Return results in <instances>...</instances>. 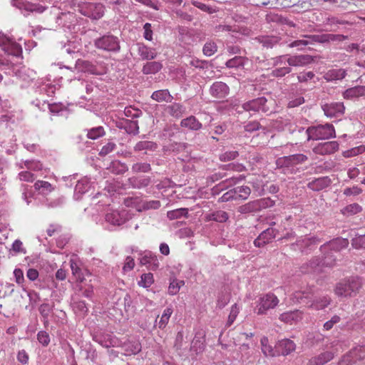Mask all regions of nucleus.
<instances>
[{
    "instance_id": "obj_22",
    "label": "nucleus",
    "mask_w": 365,
    "mask_h": 365,
    "mask_svg": "<svg viewBox=\"0 0 365 365\" xmlns=\"http://www.w3.org/2000/svg\"><path fill=\"white\" fill-rule=\"evenodd\" d=\"M343 97L345 99L365 98V86H357L346 89L343 93Z\"/></svg>"
},
{
    "instance_id": "obj_62",
    "label": "nucleus",
    "mask_w": 365,
    "mask_h": 365,
    "mask_svg": "<svg viewBox=\"0 0 365 365\" xmlns=\"http://www.w3.org/2000/svg\"><path fill=\"white\" fill-rule=\"evenodd\" d=\"M239 312H240V307L237 305V304L235 303L231 307L230 312L228 316V319H227V326H230L231 324H232V323L236 319Z\"/></svg>"
},
{
    "instance_id": "obj_45",
    "label": "nucleus",
    "mask_w": 365,
    "mask_h": 365,
    "mask_svg": "<svg viewBox=\"0 0 365 365\" xmlns=\"http://www.w3.org/2000/svg\"><path fill=\"white\" fill-rule=\"evenodd\" d=\"M362 210V207L358 203H352L344 207L341 210V213L344 215H353L360 212Z\"/></svg>"
},
{
    "instance_id": "obj_32",
    "label": "nucleus",
    "mask_w": 365,
    "mask_h": 365,
    "mask_svg": "<svg viewBox=\"0 0 365 365\" xmlns=\"http://www.w3.org/2000/svg\"><path fill=\"white\" fill-rule=\"evenodd\" d=\"M278 348L283 356H287L295 350L296 346L293 341L284 339L279 341Z\"/></svg>"
},
{
    "instance_id": "obj_23",
    "label": "nucleus",
    "mask_w": 365,
    "mask_h": 365,
    "mask_svg": "<svg viewBox=\"0 0 365 365\" xmlns=\"http://www.w3.org/2000/svg\"><path fill=\"white\" fill-rule=\"evenodd\" d=\"M138 53L143 60H152L157 56L155 48L148 47L143 43H138Z\"/></svg>"
},
{
    "instance_id": "obj_18",
    "label": "nucleus",
    "mask_w": 365,
    "mask_h": 365,
    "mask_svg": "<svg viewBox=\"0 0 365 365\" xmlns=\"http://www.w3.org/2000/svg\"><path fill=\"white\" fill-rule=\"evenodd\" d=\"M34 103L36 106H37L38 108L45 110L46 108H48L51 113H56L59 115H64V113H67V109L62 103H48L46 101H43L42 103V107L40 106V102L38 100H36L34 101Z\"/></svg>"
},
{
    "instance_id": "obj_1",
    "label": "nucleus",
    "mask_w": 365,
    "mask_h": 365,
    "mask_svg": "<svg viewBox=\"0 0 365 365\" xmlns=\"http://www.w3.org/2000/svg\"><path fill=\"white\" fill-rule=\"evenodd\" d=\"M307 140H327L336 137L334 127L332 124L310 126L306 130Z\"/></svg>"
},
{
    "instance_id": "obj_55",
    "label": "nucleus",
    "mask_w": 365,
    "mask_h": 365,
    "mask_svg": "<svg viewBox=\"0 0 365 365\" xmlns=\"http://www.w3.org/2000/svg\"><path fill=\"white\" fill-rule=\"evenodd\" d=\"M307 160V157L301 153L291 155L285 158V160L289 164H299L305 162Z\"/></svg>"
},
{
    "instance_id": "obj_60",
    "label": "nucleus",
    "mask_w": 365,
    "mask_h": 365,
    "mask_svg": "<svg viewBox=\"0 0 365 365\" xmlns=\"http://www.w3.org/2000/svg\"><path fill=\"white\" fill-rule=\"evenodd\" d=\"M124 114L126 117L133 119L141 116L143 113L140 109L128 106L125 108Z\"/></svg>"
},
{
    "instance_id": "obj_15",
    "label": "nucleus",
    "mask_w": 365,
    "mask_h": 365,
    "mask_svg": "<svg viewBox=\"0 0 365 365\" xmlns=\"http://www.w3.org/2000/svg\"><path fill=\"white\" fill-rule=\"evenodd\" d=\"M348 245L349 241L347 239L336 238L324 244L322 246H321L320 250L322 252L327 251V250L339 252L341 250L347 247Z\"/></svg>"
},
{
    "instance_id": "obj_19",
    "label": "nucleus",
    "mask_w": 365,
    "mask_h": 365,
    "mask_svg": "<svg viewBox=\"0 0 365 365\" xmlns=\"http://www.w3.org/2000/svg\"><path fill=\"white\" fill-rule=\"evenodd\" d=\"M93 339L103 347L115 346L118 344V339L110 334H98Z\"/></svg>"
},
{
    "instance_id": "obj_57",
    "label": "nucleus",
    "mask_w": 365,
    "mask_h": 365,
    "mask_svg": "<svg viewBox=\"0 0 365 365\" xmlns=\"http://www.w3.org/2000/svg\"><path fill=\"white\" fill-rule=\"evenodd\" d=\"M320 42L334 41H343L346 38V36L340 34H324L319 36Z\"/></svg>"
},
{
    "instance_id": "obj_14",
    "label": "nucleus",
    "mask_w": 365,
    "mask_h": 365,
    "mask_svg": "<svg viewBox=\"0 0 365 365\" xmlns=\"http://www.w3.org/2000/svg\"><path fill=\"white\" fill-rule=\"evenodd\" d=\"M277 231L272 227L264 230L254 241V245L257 247H262L269 243L276 236Z\"/></svg>"
},
{
    "instance_id": "obj_10",
    "label": "nucleus",
    "mask_w": 365,
    "mask_h": 365,
    "mask_svg": "<svg viewBox=\"0 0 365 365\" xmlns=\"http://www.w3.org/2000/svg\"><path fill=\"white\" fill-rule=\"evenodd\" d=\"M324 115L328 118H337L344 113L345 107L343 103L331 102L322 105Z\"/></svg>"
},
{
    "instance_id": "obj_28",
    "label": "nucleus",
    "mask_w": 365,
    "mask_h": 365,
    "mask_svg": "<svg viewBox=\"0 0 365 365\" xmlns=\"http://www.w3.org/2000/svg\"><path fill=\"white\" fill-rule=\"evenodd\" d=\"M311 57L308 55L292 56L287 58L289 66H302L311 62Z\"/></svg>"
},
{
    "instance_id": "obj_44",
    "label": "nucleus",
    "mask_w": 365,
    "mask_h": 365,
    "mask_svg": "<svg viewBox=\"0 0 365 365\" xmlns=\"http://www.w3.org/2000/svg\"><path fill=\"white\" fill-rule=\"evenodd\" d=\"M261 346H262V351L264 354L265 356H274V351L272 348V346L269 344V339L267 336H263L261 339Z\"/></svg>"
},
{
    "instance_id": "obj_7",
    "label": "nucleus",
    "mask_w": 365,
    "mask_h": 365,
    "mask_svg": "<svg viewBox=\"0 0 365 365\" xmlns=\"http://www.w3.org/2000/svg\"><path fill=\"white\" fill-rule=\"evenodd\" d=\"M79 11L93 20H98L103 16L105 7L100 3H85L80 6Z\"/></svg>"
},
{
    "instance_id": "obj_35",
    "label": "nucleus",
    "mask_w": 365,
    "mask_h": 365,
    "mask_svg": "<svg viewBox=\"0 0 365 365\" xmlns=\"http://www.w3.org/2000/svg\"><path fill=\"white\" fill-rule=\"evenodd\" d=\"M151 98L157 102H171L173 97L167 89L158 90L154 91L151 95Z\"/></svg>"
},
{
    "instance_id": "obj_20",
    "label": "nucleus",
    "mask_w": 365,
    "mask_h": 365,
    "mask_svg": "<svg viewBox=\"0 0 365 365\" xmlns=\"http://www.w3.org/2000/svg\"><path fill=\"white\" fill-rule=\"evenodd\" d=\"M313 295L312 289L306 290L296 291L292 294V301L294 303H304L307 306V302H310L311 298Z\"/></svg>"
},
{
    "instance_id": "obj_12",
    "label": "nucleus",
    "mask_w": 365,
    "mask_h": 365,
    "mask_svg": "<svg viewBox=\"0 0 365 365\" xmlns=\"http://www.w3.org/2000/svg\"><path fill=\"white\" fill-rule=\"evenodd\" d=\"M339 150V143L336 141H327L317 144L312 151L317 155H325L334 153Z\"/></svg>"
},
{
    "instance_id": "obj_5",
    "label": "nucleus",
    "mask_w": 365,
    "mask_h": 365,
    "mask_svg": "<svg viewBox=\"0 0 365 365\" xmlns=\"http://www.w3.org/2000/svg\"><path fill=\"white\" fill-rule=\"evenodd\" d=\"M335 259L329 255L324 257L323 261L319 257H314L309 262L304 264L302 267V272L304 273H315L321 271L322 266L331 267L334 264Z\"/></svg>"
},
{
    "instance_id": "obj_34",
    "label": "nucleus",
    "mask_w": 365,
    "mask_h": 365,
    "mask_svg": "<svg viewBox=\"0 0 365 365\" xmlns=\"http://www.w3.org/2000/svg\"><path fill=\"white\" fill-rule=\"evenodd\" d=\"M122 347L125 355L136 354L141 350V344L138 341L125 342Z\"/></svg>"
},
{
    "instance_id": "obj_49",
    "label": "nucleus",
    "mask_w": 365,
    "mask_h": 365,
    "mask_svg": "<svg viewBox=\"0 0 365 365\" xmlns=\"http://www.w3.org/2000/svg\"><path fill=\"white\" fill-rule=\"evenodd\" d=\"M188 215V210L187 208H179L173 210L168 211L167 217L170 220H175L182 217H187Z\"/></svg>"
},
{
    "instance_id": "obj_46",
    "label": "nucleus",
    "mask_w": 365,
    "mask_h": 365,
    "mask_svg": "<svg viewBox=\"0 0 365 365\" xmlns=\"http://www.w3.org/2000/svg\"><path fill=\"white\" fill-rule=\"evenodd\" d=\"M185 111V108L180 103H173L168 107L169 113L175 118H180Z\"/></svg>"
},
{
    "instance_id": "obj_58",
    "label": "nucleus",
    "mask_w": 365,
    "mask_h": 365,
    "mask_svg": "<svg viewBox=\"0 0 365 365\" xmlns=\"http://www.w3.org/2000/svg\"><path fill=\"white\" fill-rule=\"evenodd\" d=\"M133 173H148L151 170L150 165L147 163H136L132 166Z\"/></svg>"
},
{
    "instance_id": "obj_61",
    "label": "nucleus",
    "mask_w": 365,
    "mask_h": 365,
    "mask_svg": "<svg viewBox=\"0 0 365 365\" xmlns=\"http://www.w3.org/2000/svg\"><path fill=\"white\" fill-rule=\"evenodd\" d=\"M291 68L289 66H279L272 71L271 75L274 77H283L291 72Z\"/></svg>"
},
{
    "instance_id": "obj_38",
    "label": "nucleus",
    "mask_w": 365,
    "mask_h": 365,
    "mask_svg": "<svg viewBox=\"0 0 365 365\" xmlns=\"http://www.w3.org/2000/svg\"><path fill=\"white\" fill-rule=\"evenodd\" d=\"M163 68V65L161 63L158 61H150L146 63L143 68L142 72L143 74L148 75V74H155L158 71L161 70Z\"/></svg>"
},
{
    "instance_id": "obj_59",
    "label": "nucleus",
    "mask_w": 365,
    "mask_h": 365,
    "mask_svg": "<svg viewBox=\"0 0 365 365\" xmlns=\"http://www.w3.org/2000/svg\"><path fill=\"white\" fill-rule=\"evenodd\" d=\"M279 41V39L276 36H262L260 38V43L264 47L272 48Z\"/></svg>"
},
{
    "instance_id": "obj_39",
    "label": "nucleus",
    "mask_w": 365,
    "mask_h": 365,
    "mask_svg": "<svg viewBox=\"0 0 365 365\" xmlns=\"http://www.w3.org/2000/svg\"><path fill=\"white\" fill-rule=\"evenodd\" d=\"M157 144L153 141L143 140L138 142L133 149L135 152L147 150L154 151L157 148Z\"/></svg>"
},
{
    "instance_id": "obj_64",
    "label": "nucleus",
    "mask_w": 365,
    "mask_h": 365,
    "mask_svg": "<svg viewBox=\"0 0 365 365\" xmlns=\"http://www.w3.org/2000/svg\"><path fill=\"white\" fill-rule=\"evenodd\" d=\"M37 340L43 346H47L51 341V338L46 331H40L37 334Z\"/></svg>"
},
{
    "instance_id": "obj_17",
    "label": "nucleus",
    "mask_w": 365,
    "mask_h": 365,
    "mask_svg": "<svg viewBox=\"0 0 365 365\" xmlns=\"http://www.w3.org/2000/svg\"><path fill=\"white\" fill-rule=\"evenodd\" d=\"M334 356V352L326 351L310 358L307 362V365H324L332 360Z\"/></svg>"
},
{
    "instance_id": "obj_26",
    "label": "nucleus",
    "mask_w": 365,
    "mask_h": 365,
    "mask_svg": "<svg viewBox=\"0 0 365 365\" xmlns=\"http://www.w3.org/2000/svg\"><path fill=\"white\" fill-rule=\"evenodd\" d=\"M331 298L328 295L320 297L310 302H307V307L315 310H322L328 307L331 303Z\"/></svg>"
},
{
    "instance_id": "obj_52",
    "label": "nucleus",
    "mask_w": 365,
    "mask_h": 365,
    "mask_svg": "<svg viewBox=\"0 0 365 365\" xmlns=\"http://www.w3.org/2000/svg\"><path fill=\"white\" fill-rule=\"evenodd\" d=\"M129 181L132 186L135 188H142L146 187L150 183L148 178H131Z\"/></svg>"
},
{
    "instance_id": "obj_21",
    "label": "nucleus",
    "mask_w": 365,
    "mask_h": 365,
    "mask_svg": "<svg viewBox=\"0 0 365 365\" xmlns=\"http://www.w3.org/2000/svg\"><path fill=\"white\" fill-rule=\"evenodd\" d=\"M140 262L153 270L158 269L160 264L158 257L150 252H145L140 257Z\"/></svg>"
},
{
    "instance_id": "obj_24",
    "label": "nucleus",
    "mask_w": 365,
    "mask_h": 365,
    "mask_svg": "<svg viewBox=\"0 0 365 365\" xmlns=\"http://www.w3.org/2000/svg\"><path fill=\"white\" fill-rule=\"evenodd\" d=\"M331 182V179L329 177H322L309 182L307 186L312 190L319 191L329 187Z\"/></svg>"
},
{
    "instance_id": "obj_13",
    "label": "nucleus",
    "mask_w": 365,
    "mask_h": 365,
    "mask_svg": "<svg viewBox=\"0 0 365 365\" xmlns=\"http://www.w3.org/2000/svg\"><path fill=\"white\" fill-rule=\"evenodd\" d=\"M209 91L213 98L222 99L229 94L230 88L225 83L216 81L211 85Z\"/></svg>"
},
{
    "instance_id": "obj_40",
    "label": "nucleus",
    "mask_w": 365,
    "mask_h": 365,
    "mask_svg": "<svg viewBox=\"0 0 365 365\" xmlns=\"http://www.w3.org/2000/svg\"><path fill=\"white\" fill-rule=\"evenodd\" d=\"M206 218L207 220L225 222L228 220L229 215L225 211L217 210L207 215Z\"/></svg>"
},
{
    "instance_id": "obj_16",
    "label": "nucleus",
    "mask_w": 365,
    "mask_h": 365,
    "mask_svg": "<svg viewBox=\"0 0 365 365\" xmlns=\"http://www.w3.org/2000/svg\"><path fill=\"white\" fill-rule=\"evenodd\" d=\"M303 313L298 309H295L281 314L279 319L284 323L293 324L301 321Z\"/></svg>"
},
{
    "instance_id": "obj_42",
    "label": "nucleus",
    "mask_w": 365,
    "mask_h": 365,
    "mask_svg": "<svg viewBox=\"0 0 365 365\" xmlns=\"http://www.w3.org/2000/svg\"><path fill=\"white\" fill-rule=\"evenodd\" d=\"M235 191V200H246L251 193V190L248 186H239L233 189Z\"/></svg>"
},
{
    "instance_id": "obj_54",
    "label": "nucleus",
    "mask_w": 365,
    "mask_h": 365,
    "mask_svg": "<svg viewBox=\"0 0 365 365\" xmlns=\"http://www.w3.org/2000/svg\"><path fill=\"white\" fill-rule=\"evenodd\" d=\"M105 131L102 126L92 128L88 130L87 137L92 140L98 139L104 135Z\"/></svg>"
},
{
    "instance_id": "obj_29",
    "label": "nucleus",
    "mask_w": 365,
    "mask_h": 365,
    "mask_svg": "<svg viewBox=\"0 0 365 365\" xmlns=\"http://www.w3.org/2000/svg\"><path fill=\"white\" fill-rule=\"evenodd\" d=\"M245 176L243 175H240L237 177H232V178H227L225 180L219 183L217 185H216L213 188V190L215 192L222 190L225 188H227L230 186H232V185L237 184L240 181L245 180Z\"/></svg>"
},
{
    "instance_id": "obj_2",
    "label": "nucleus",
    "mask_w": 365,
    "mask_h": 365,
    "mask_svg": "<svg viewBox=\"0 0 365 365\" xmlns=\"http://www.w3.org/2000/svg\"><path fill=\"white\" fill-rule=\"evenodd\" d=\"M361 287V282L358 277H351L336 284L334 292L338 297H353L356 295Z\"/></svg>"
},
{
    "instance_id": "obj_51",
    "label": "nucleus",
    "mask_w": 365,
    "mask_h": 365,
    "mask_svg": "<svg viewBox=\"0 0 365 365\" xmlns=\"http://www.w3.org/2000/svg\"><path fill=\"white\" fill-rule=\"evenodd\" d=\"M173 309L171 307H167L164 309L163 314L160 317L158 322V327L160 329H164L168 324L169 319L173 314Z\"/></svg>"
},
{
    "instance_id": "obj_50",
    "label": "nucleus",
    "mask_w": 365,
    "mask_h": 365,
    "mask_svg": "<svg viewBox=\"0 0 365 365\" xmlns=\"http://www.w3.org/2000/svg\"><path fill=\"white\" fill-rule=\"evenodd\" d=\"M78 66L84 72H88L92 74L99 75L101 73L98 71L96 66H94L89 61H82L78 62Z\"/></svg>"
},
{
    "instance_id": "obj_30",
    "label": "nucleus",
    "mask_w": 365,
    "mask_h": 365,
    "mask_svg": "<svg viewBox=\"0 0 365 365\" xmlns=\"http://www.w3.org/2000/svg\"><path fill=\"white\" fill-rule=\"evenodd\" d=\"M346 75V72L344 69L338 68V69H331L326 72L323 78L327 81H334L337 80L343 79Z\"/></svg>"
},
{
    "instance_id": "obj_27",
    "label": "nucleus",
    "mask_w": 365,
    "mask_h": 365,
    "mask_svg": "<svg viewBox=\"0 0 365 365\" xmlns=\"http://www.w3.org/2000/svg\"><path fill=\"white\" fill-rule=\"evenodd\" d=\"M91 187V182L87 178H84L78 181L75 187L74 197L78 200L81 195L86 193Z\"/></svg>"
},
{
    "instance_id": "obj_6",
    "label": "nucleus",
    "mask_w": 365,
    "mask_h": 365,
    "mask_svg": "<svg viewBox=\"0 0 365 365\" xmlns=\"http://www.w3.org/2000/svg\"><path fill=\"white\" fill-rule=\"evenodd\" d=\"M0 48L8 55L20 57L22 55V48L13 38L3 32H0Z\"/></svg>"
},
{
    "instance_id": "obj_11",
    "label": "nucleus",
    "mask_w": 365,
    "mask_h": 365,
    "mask_svg": "<svg viewBox=\"0 0 365 365\" xmlns=\"http://www.w3.org/2000/svg\"><path fill=\"white\" fill-rule=\"evenodd\" d=\"M127 220V212L125 210H110L105 216L106 222L115 226H120L124 224Z\"/></svg>"
},
{
    "instance_id": "obj_53",
    "label": "nucleus",
    "mask_w": 365,
    "mask_h": 365,
    "mask_svg": "<svg viewBox=\"0 0 365 365\" xmlns=\"http://www.w3.org/2000/svg\"><path fill=\"white\" fill-rule=\"evenodd\" d=\"M154 282L153 274L152 273H145L141 275L138 285L144 288L150 287Z\"/></svg>"
},
{
    "instance_id": "obj_63",
    "label": "nucleus",
    "mask_w": 365,
    "mask_h": 365,
    "mask_svg": "<svg viewBox=\"0 0 365 365\" xmlns=\"http://www.w3.org/2000/svg\"><path fill=\"white\" fill-rule=\"evenodd\" d=\"M351 245L356 249H365V235L354 237L351 240Z\"/></svg>"
},
{
    "instance_id": "obj_31",
    "label": "nucleus",
    "mask_w": 365,
    "mask_h": 365,
    "mask_svg": "<svg viewBox=\"0 0 365 365\" xmlns=\"http://www.w3.org/2000/svg\"><path fill=\"white\" fill-rule=\"evenodd\" d=\"M19 169H27L29 171H39L43 169V165L38 160H22L17 163Z\"/></svg>"
},
{
    "instance_id": "obj_8",
    "label": "nucleus",
    "mask_w": 365,
    "mask_h": 365,
    "mask_svg": "<svg viewBox=\"0 0 365 365\" xmlns=\"http://www.w3.org/2000/svg\"><path fill=\"white\" fill-rule=\"evenodd\" d=\"M320 242V239L316 236H304L298 239L296 242L290 245V248L294 251H300L301 252H308L315 247Z\"/></svg>"
},
{
    "instance_id": "obj_25",
    "label": "nucleus",
    "mask_w": 365,
    "mask_h": 365,
    "mask_svg": "<svg viewBox=\"0 0 365 365\" xmlns=\"http://www.w3.org/2000/svg\"><path fill=\"white\" fill-rule=\"evenodd\" d=\"M365 358V346H360L352 349L349 354L344 357V361L349 363L356 362Z\"/></svg>"
},
{
    "instance_id": "obj_48",
    "label": "nucleus",
    "mask_w": 365,
    "mask_h": 365,
    "mask_svg": "<svg viewBox=\"0 0 365 365\" xmlns=\"http://www.w3.org/2000/svg\"><path fill=\"white\" fill-rule=\"evenodd\" d=\"M204 349L205 344L203 339L195 336L191 343V351L197 354L202 352Z\"/></svg>"
},
{
    "instance_id": "obj_43",
    "label": "nucleus",
    "mask_w": 365,
    "mask_h": 365,
    "mask_svg": "<svg viewBox=\"0 0 365 365\" xmlns=\"http://www.w3.org/2000/svg\"><path fill=\"white\" fill-rule=\"evenodd\" d=\"M125 206L135 208L137 211L143 210V200L139 197H129L124 201Z\"/></svg>"
},
{
    "instance_id": "obj_9",
    "label": "nucleus",
    "mask_w": 365,
    "mask_h": 365,
    "mask_svg": "<svg viewBox=\"0 0 365 365\" xmlns=\"http://www.w3.org/2000/svg\"><path fill=\"white\" fill-rule=\"evenodd\" d=\"M242 108L248 112L264 113L271 112L267 100L264 97L252 99L242 104Z\"/></svg>"
},
{
    "instance_id": "obj_47",
    "label": "nucleus",
    "mask_w": 365,
    "mask_h": 365,
    "mask_svg": "<svg viewBox=\"0 0 365 365\" xmlns=\"http://www.w3.org/2000/svg\"><path fill=\"white\" fill-rule=\"evenodd\" d=\"M34 187L36 190H39L42 194H48L53 190V187L51 183L43 180L36 181L34 184Z\"/></svg>"
},
{
    "instance_id": "obj_41",
    "label": "nucleus",
    "mask_w": 365,
    "mask_h": 365,
    "mask_svg": "<svg viewBox=\"0 0 365 365\" xmlns=\"http://www.w3.org/2000/svg\"><path fill=\"white\" fill-rule=\"evenodd\" d=\"M245 61V58L240 56H236L228 60L225 63V66L229 68H239L244 66Z\"/></svg>"
},
{
    "instance_id": "obj_33",
    "label": "nucleus",
    "mask_w": 365,
    "mask_h": 365,
    "mask_svg": "<svg viewBox=\"0 0 365 365\" xmlns=\"http://www.w3.org/2000/svg\"><path fill=\"white\" fill-rule=\"evenodd\" d=\"M181 126L191 130H198L202 128V123L193 115L189 116L181 121Z\"/></svg>"
},
{
    "instance_id": "obj_56",
    "label": "nucleus",
    "mask_w": 365,
    "mask_h": 365,
    "mask_svg": "<svg viewBox=\"0 0 365 365\" xmlns=\"http://www.w3.org/2000/svg\"><path fill=\"white\" fill-rule=\"evenodd\" d=\"M184 284L185 282L182 280L173 279L172 282H170V285L168 287L169 294H177L179 292L180 287Z\"/></svg>"
},
{
    "instance_id": "obj_4",
    "label": "nucleus",
    "mask_w": 365,
    "mask_h": 365,
    "mask_svg": "<svg viewBox=\"0 0 365 365\" xmlns=\"http://www.w3.org/2000/svg\"><path fill=\"white\" fill-rule=\"evenodd\" d=\"M95 46L108 52H118L120 49V40L112 34H106L94 41Z\"/></svg>"
},
{
    "instance_id": "obj_36",
    "label": "nucleus",
    "mask_w": 365,
    "mask_h": 365,
    "mask_svg": "<svg viewBox=\"0 0 365 365\" xmlns=\"http://www.w3.org/2000/svg\"><path fill=\"white\" fill-rule=\"evenodd\" d=\"M107 169L113 174L120 175L125 173L128 168L125 163L120 160H113L110 163Z\"/></svg>"
},
{
    "instance_id": "obj_37",
    "label": "nucleus",
    "mask_w": 365,
    "mask_h": 365,
    "mask_svg": "<svg viewBox=\"0 0 365 365\" xmlns=\"http://www.w3.org/2000/svg\"><path fill=\"white\" fill-rule=\"evenodd\" d=\"M72 308L75 314L80 317H84L88 312L86 304L82 300L73 301Z\"/></svg>"
},
{
    "instance_id": "obj_3",
    "label": "nucleus",
    "mask_w": 365,
    "mask_h": 365,
    "mask_svg": "<svg viewBox=\"0 0 365 365\" xmlns=\"http://www.w3.org/2000/svg\"><path fill=\"white\" fill-rule=\"evenodd\" d=\"M279 302L277 297L271 292L262 295L257 302L255 312L258 315L266 314L268 310L276 307Z\"/></svg>"
}]
</instances>
